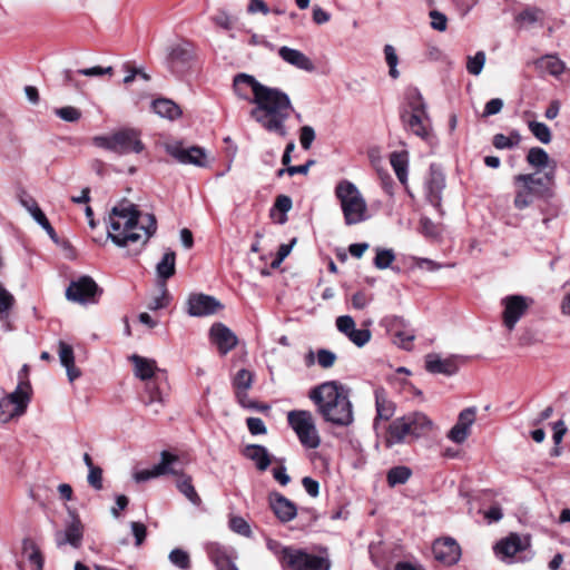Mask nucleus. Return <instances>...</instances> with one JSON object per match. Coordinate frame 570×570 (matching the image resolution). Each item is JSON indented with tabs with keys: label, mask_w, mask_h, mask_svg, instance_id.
<instances>
[{
	"label": "nucleus",
	"mask_w": 570,
	"mask_h": 570,
	"mask_svg": "<svg viewBox=\"0 0 570 570\" xmlns=\"http://www.w3.org/2000/svg\"><path fill=\"white\" fill-rule=\"evenodd\" d=\"M108 238L118 247L144 246L157 230L153 214L141 215L136 205L121 203L109 214Z\"/></svg>",
	"instance_id": "f257e3e1"
},
{
	"label": "nucleus",
	"mask_w": 570,
	"mask_h": 570,
	"mask_svg": "<svg viewBox=\"0 0 570 570\" xmlns=\"http://www.w3.org/2000/svg\"><path fill=\"white\" fill-rule=\"evenodd\" d=\"M317 413L331 425L347 428L354 422L351 389L338 381L324 382L309 391Z\"/></svg>",
	"instance_id": "f03ea898"
},
{
	"label": "nucleus",
	"mask_w": 570,
	"mask_h": 570,
	"mask_svg": "<svg viewBox=\"0 0 570 570\" xmlns=\"http://www.w3.org/2000/svg\"><path fill=\"white\" fill-rule=\"evenodd\" d=\"M257 90L256 98L250 100L255 105L249 112L250 117L266 131L285 138L288 135L285 122L293 112L288 95L278 88L265 85Z\"/></svg>",
	"instance_id": "7ed1b4c3"
},
{
	"label": "nucleus",
	"mask_w": 570,
	"mask_h": 570,
	"mask_svg": "<svg viewBox=\"0 0 570 570\" xmlns=\"http://www.w3.org/2000/svg\"><path fill=\"white\" fill-rule=\"evenodd\" d=\"M433 430L432 420L422 412H411L392 421L385 435L386 448L428 435Z\"/></svg>",
	"instance_id": "20e7f679"
},
{
	"label": "nucleus",
	"mask_w": 570,
	"mask_h": 570,
	"mask_svg": "<svg viewBox=\"0 0 570 570\" xmlns=\"http://www.w3.org/2000/svg\"><path fill=\"white\" fill-rule=\"evenodd\" d=\"M334 193L340 202L345 225L352 226L367 219L366 200L354 183L342 179L336 184Z\"/></svg>",
	"instance_id": "39448f33"
},
{
	"label": "nucleus",
	"mask_w": 570,
	"mask_h": 570,
	"mask_svg": "<svg viewBox=\"0 0 570 570\" xmlns=\"http://www.w3.org/2000/svg\"><path fill=\"white\" fill-rule=\"evenodd\" d=\"M287 422L306 449H316L321 444L315 419L307 410H293L287 413Z\"/></svg>",
	"instance_id": "423d86ee"
},
{
	"label": "nucleus",
	"mask_w": 570,
	"mask_h": 570,
	"mask_svg": "<svg viewBox=\"0 0 570 570\" xmlns=\"http://www.w3.org/2000/svg\"><path fill=\"white\" fill-rule=\"evenodd\" d=\"M94 141L96 146L120 155L139 154L145 148L139 132L135 129H122L109 136H98Z\"/></svg>",
	"instance_id": "0eeeda50"
},
{
	"label": "nucleus",
	"mask_w": 570,
	"mask_h": 570,
	"mask_svg": "<svg viewBox=\"0 0 570 570\" xmlns=\"http://www.w3.org/2000/svg\"><path fill=\"white\" fill-rule=\"evenodd\" d=\"M29 383L20 382L16 390L0 399V422L7 423L24 413L29 403Z\"/></svg>",
	"instance_id": "6e6552de"
},
{
	"label": "nucleus",
	"mask_w": 570,
	"mask_h": 570,
	"mask_svg": "<svg viewBox=\"0 0 570 570\" xmlns=\"http://www.w3.org/2000/svg\"><path fill=\"white\" fill-rule=\"evenodd\" d=\"M332 562L327 554V549H323L322 554L308 553L306 550L294 548L288 556V562L285 569L289 570H330Z\"/></svg>",
	"instance_id": "1a4fd4ad"
},
{
	"label": "nucleus",
	"mask_w": 570,
	"mask_h": 570,
	"mask_svg": "<svg viewBox=\"0 0 570 570\" xmlns=\"http://www.w3.org/2000/svg\"><path fill=\"white\" fill-rule=\"evenodd\" d=\"M543 178L535 177L533 174H520L514 177V183L520 185L514 197V206L518 209H524L532 204L534 197L539 194V187L543 186Z\"/></svg>",
	"instance_id": "9d476101"
},
{
	"label": "nucleus",
	"mask_w": 570,
	"mask_h": 570,
	"mask_svg": "<svg viewBox=\"0 0 570 570\" xmlns=\"http://www.w3.org/2000/svg\"><path fill=\"white\" fill-rule=\"evenodd\" d=\"M97 283L92 277L83 275L72 281L66 289V298L70 302L87 304L94 303L97 294H100Z\"/></svg>",
	"instance_id": "9b49d317"
},
{
	"label": "nucleus",
	"mask_w": 570,
	"mask_h": 570,
	"mask_svg": "<svg viewBox=\"0 0 570 570\" xmlns=\"http://www.w3.org/2000/svg\"><path fill=\"white\" fill-rule=\"evenodd\" d=\"M532 303V298L522 295H509L502 298L501 304L504 307L502 320L504 326L512 331Z\"/></svg>",
	"instance_id": "f8f14e48"
},
{
	"label": "nucleus",
	"mask_w": 570,
	"mask_h": 570,
	"mask_svg": "<svg viewBox=\"0 0 570 570\" xmlns=\"http://www.w3.org/2000/svg\"><path fill=\"white\" fill-rule=\"evenodd\" d=\"M69 515L70 521L66 523L65 529L55 532V542L58 548L69 544L78 549L82 544L85 525L76 512L69 511Z\"/></svg>",
	"instance_id": "ddd939ff"
},
{
	"label": "nucleus",
	"mask_w": 570,
	"mask_h": 570,
	"mask_svg": "<svg viewBox=\"0 0 570 570\" xmlns=\"http://www.w3.org/2000/svg\"><path fill=\"white\" fill-rule=\"evenodd\" d=\"M402 120L407 130L421 137L424 140H430V122L425 112L423 104L420 101L416 106L412 107L411 112H404Z\"/></svg>",
	"instance_id": "4468645a"
},
{
	"label": "nucleus",
	"mask_w": 570,
	"mask_h": 570,
	"mask_svg": "<svg viewBox=\"0 0 570 570\" xmlns=\"http://www.w3.org/2000/svg\"><path fill=\"white\" fill-rule=\"evenodd\" d=\"M335 325L337 331L345 335L357 347L366 345L372 337L370 330L356 328L355 321L350 315L338 316L335 321Z\"/></svg>",
	"instance_id": "2eb2a0df"
},
{
	"label": "nucleus",
	"mask_w": 570,
	"mask_h": 570,
	"mask_svg": "<svg viewBox=\"0 0 570 570\" xmlns=\"http://www.w3.org/2000/svg\"><path fill=\"white\" fill-rule=\"evenodd\" d=\"M476 409L466 407L460 412L456 423L448 432V439L456 444L463 443L471 433V428L475 422Z\"/></svg>",
	"instance_id": "dca6fc26"
},
{
	"label": "nucleus",
	"mask_w": 570,
	"mask_h": 570,
	"mask_svg": "<svg viewBox=\"0 0 570 570\" xmlns=\"http://www.w3.org/2000/svg\"><path fill=\"white\" fill-rule=\"evenodd\" d=\"M222 307L219 301L205 294H191L187 301V312L195 317L213 315Z\"/></svg>",
	"instance_id": "f3484780"
},
{
	"label": "nucleus",
	"mask_w": 570,
	"mask_h": 570,
	"mask_svg": "<svg viewBox=\"0 0 570 570\" xmlns=\"http://www.w3.org/2000/svg\"><path fill=\"white\" fill-rule=\"evenodd\" d=\"M387 330L393 336V342L399 347L410 351L415 338L414 331L409 327L404 318L393 316L387 320Z\"/></svg>",
	"instance_id": "a211bd4d"
},
{
	"label": "nucleus",
	"mask_w": 570,
	"mask_h": 570,
	"mask_svg": "<svg viewBox=\"0 0 570 570\" xmlns=\"http://www.w3.org/2000/svg\"><path fill=\"white\" fill-rule=\"evenodd\" d=\"M166 150L180 164L195 165L198 167L207 166V157L205 150L199 147L184 148L183 146L176 144L168 145Z\"/></svg>",
	"instance_id": "6ab92c4d"
},
{
	"label": "nucleus",
	"mask_w": 570,
	"mask_h": 570,
	"mask_svg": "<svg viewBox=\"0 0 570 570\" xmlns=\"http://www.w3.org/2000/svg\"><path fill=\"white\" fill-rule=\"evenodd\" d=\"M209 338L222 355H226L236 347L238 338L235 333L223 323H214L209 330Z\"/></svg>",
	"instance_id": "aec40b11"
},
{
	"label": "nucleus",
	"mask_w": 570,
	"mask_h": 570,
	"mask_svg": "<svg viewBox=\"0 0 570 570\" xmlns=\"http://www.w3.org/2000/svg\"><path fill=\"white\" fill-rule=\"evenodd\" d=\"M434 558L443 564L451 566L459 561L460 546L452 538L438 539L432 546Z\"/></svg>",
	"instance_id": "412c9836"
},
{
	"label": "nucleus",
	"mask_w": 570,
	"mask_h": 570,
	"mask_svg": "<svg viewBox=\"0 0 570 570\" xmlns=\"http://www.w3.org/2000/svg\"><path fill=\"white\" fill-rule=\"evenodd\" d=\"M528 542L517 533H510L494 546L495 556L503 562L511 563L514 556L525 550Z\"/></svg>",
	"instance_id": "4be33fe9"
},
{
	"label": "nucleus",
	"mask_w": 570,
	"mask_h": 570,
	"mask_svg": "<svg viewBox=\"0 0 570 570\" xmlns=\"http://www.w3.org/2000/svg\"><path fill=\"white\" fill-rule=\"evenodd\" d=\"M425 368L432 374L451 376L459 371V357L453 355L441 358L438 354H428L425 356Z\"/></svg>",
	"instance_id": "5701e85b"
},
{
	"label": "nucleus",
	"mask_w": 570,
	"mask_h": 570,
	"mask_svg": "<svg viewBox=\"0 0 570 570\" xmlns=\"http://www.w3.org/2000/svg\"><path fill=\"white\" fill-rule=\"evenodd\" d=\"M233 87L238 98L250 102L252 98H256L257 89L264 85L250 75L238 73L234 78Z\"/></svg>",
	"instance_id": "b1692460"
},
{
	"label": "nucleus",
	"mask_w": 570,
	"mask_h": 570,
	"mask_svg": "<svg viewBox=\"0 0 570 570\" xmlns=\"http://www.w3.org/2000/svg\"><path fill=\"white\" fill-rule=\"evenodd\" d=\"M144 404L149 407L150 412L155 415L159 414L166 404V394L156 381H150L145 387Z\"/></svg>",
	"instance_id": "393cba45"
},
{
	"label": "nucleus",
	"mask_w": 570,
	"mask_h": 570,
	"mask_svg": "<svg viewBox=\"0 0 570 570\" xmlns=\"http://www.w3.org/2000/svg\"><path fill=\"white\" fill-rule=\"evenodd\" d=\"M271 508L282 522H289L297 514L296 505L291 500L278 493L271 495Z\"/></svg>",
	"instance_id": "a878e982"
},
{
	"label": "nucleus",
	"mask_w": 570,
	"mask_h": 570,
	"mask_svg": "<svg viewBox=\"0 0 570 570\" xmlns=\"http://www.w3.org/2000/svg\"><path fill=\"white\" fill-rule=\"evenodd\" d=\"M278 56L288 65H292L301 70H314V65L312 60L305 53L297 49L283 46L278 49Z\"/></svg>",
	"instance_id": "bb28decb"
},
{
	"label": "nucleus",
	"mask_w": 570,
	"mask_h": 570,
	"mask_svg": "<svg viewBox=\"0 0 570 570\" xmlns=\"http://www.w3.org/2000/svg\"><path fill=\"white\" fill-rule=\"evenodd\" d=\"M376 417L374 420V428H377L379 421H389L395 412L394 403L389 400L386 392L383 387H377L374 391Z\"/></svg>",
	"instance_id": "cd10ccee"
},
{
	"label": "nucleus",
	"mask_w": 570,
	"mask_h": 570,
	"mask_svg": "<svg viewBox=\"0 0 570 570\" xmlns=\"http://www.w3.org/2000/svg\"><path fill=\"white\" fill-rule=\"evenodd\" d=\"M243 455L253 461L259 471H265L271 464V455L267 449L259 444H248L243 450Z\"/></svg>",
	"instance_id": "c85d7f7f"
},
{
	"label": "nucleus",
	"mask_w": 570,
	"mask_h": 570,
	"mask_svg": "<svg viewBox=\"0 0 570 570\" xmlns=\"http://www.w3.org/2000/svg\"><path fill=\"white\" fill-rule=\"evenodd\" d=\"M130 361L135 367V375L142 381L153 379L155 373L158 371L156 361L151 358L135 354L130 356Z\"/></svg>",
	"instance_id": "c756f323"
},
{
	"label": "nucleus",
	"mask_w": 570,
	"mask_h": 570,
	"mask_svg": "<svg viewBox=\"0 0 570 570\" xmlns=\"http://www.w3.org/2000/svg\"><path fill=\"white\" fill-rule=\"evenodd\" d=\"M194 59V51L189 43H180L171 48L168 61L171 68L185 67Z\"/></svg>",
	"instance_id": "7c9ffc66"
},
{
	"label": "nucleus",
	"mask_w": 570,
	"mask_h": 570,
	"mask_svg": "<svg viewBox=\"0 0 570 570\" xmlns=\"http://www.w3.org/2000/svg\"><path fill=\"white\" fill-rule=\"evenodd\" d=\"M391 166L401 184L407 181L409 154L407 151H394L390 155Z\"/></svg>",
	"instance_id": "2f4dec72"
},
{
	"label": "nucleus",
	"mask_w": 570,
	"mask_h": 570,
	"mask_svg": "<svg viewBox=\"0 0 570 570\" xmlns=\"http://www.w3.org/2000/svg\"><path fill=\"white\" fill-rule=\"evenodd\" d=\"M153 109L158 116L170 120L177 119L181 115L179 106L165 98L154 100Z\"/></svg>",
	"instance_id": "473e14b6"
},
{
	"label": "nucleus",
	"mask_w": 570,
	"mask_h": 570,
	"mask_svg": "<svg viewBox=\"0 0 570 570\" xmlns=\"http://www.w3.org/2000/svg\"><path fill=\"white\" fill-rule=\"evenodd\" d=\"M176 271V254L173 250H167L160 262L156 265V272L159 278L165 283L170 278Z\"/></svg>",
	"instance_id": "72a5a7b5"
},
{
	"label": "nucleus",
	"mask_w": 570,
	"mask_h": 570,
	"mask_svg": "<svg viewBox=\"0 0 570 570\" xmlns=\"http://www.w3.org/2000/svg\"><path fill=\"white\" fill-rule=\"evenodd\" d=\"M537 67L551 76H559L564 71V63L558 57L548 55L537 60Z\"/></svg>",
	"instance_id": "f704fd0d"
},
{
	"label": "nucleus",
	"mask_w": 570,
	"mask_h": 570,
	"mask_svg": "<svg viewBox=\"0 0 570 570\" xmlns=\"http://www.w3.org/2000/svg\"><path fill=\"white\" fill-rule=\"evenodd\" d=\"M176 487L181 494H184L193 504L199 505L202 503V499L196 492L191 478L186 474H179L176 481Z\"/></svg>",
	"instance_id": "c9c22d12"
},
{
	"label": "nucleus",
	"mask_w": 570,
	"mask_h": 570,
	"mask_svg": "<svg viewBox=\"0 0 570 570\" xmlns=\"http://www.w3.org/2000/svg\"><path fill=\"white\" fill-rule=\"evenodd\" d=\"M23 554L27 557L29 563L33 567L35 570H42L43 568V557L41 554L38 546L29 540H23L22 543Z\"/></svg>",
	"instance_id": "e433bc0d"
},
{
	"label": "nucleus",
	"mask_w": 570,
	"mask_h": 570,
	"mask_svg": "<svg viewBox=\"0 0 570 570\" xmlns=\"http://www.w3.org/2000/svg\"><path fill=\"white\" fill-rule=\"evenodd\" d=\"M543 18V11L537 7H527L515 16V22L520 27L533 24Z\"/></svg>",
	"instance_id": "4c0bfd02"
},
{
	"label": "nucleus",
	"mask_w": 570,
	"mask_h": 570,
	"mask_svg": "<svg viewBox=\"0 0 570 570\" xmlns=\"http://www.w3.org/2000/svg\"><path fill=\"white\" fill-rule=\"evenodd\" d=\"M179 462V458L175 454H171L168 451H163L160 453V462L155 464V466H159L161 471V475L165 474H174L179 475L180 473L176 470V464Z\"/></svg>",
	"instance_id": "58836bf2"
},
{
	"label": "nucleus",
	"mask_w": 570,
	"mask_h": 570,
	"mask_svg": "<svg viewBox=\"0 0 570 570\" xmlns=\"http://www.w3.org/2000/svg\"><path fill=\"white\" fill-rule=\"evenodd\" d=\"M267 549L273 552L278 561L281 562L283 569H285L287 562H288V556L293 552V547H285L281 542L268 539L266 541Z\"/></svg>",
	"instance_id": "ea45409f"
},
{
	"label": "nucleus",
	"mask_w": 570,
	"mask_h": 570,
	"mask_svg": "<svg viewBox=\"0 0 570 570\" xmlns=\"http://www.w3.org/2000/svg\"><path fill=\"white\" fill-rule=\"evenodd\" d=\"M521 141V135L518 131H512L510 136L497 134L493 136L492 144L497 149H510L518 146Z\"/></svg>",
	"instance_id": "a19ab883"
},
{
	"label": "nucleus",
	"mask_w": 570,
	"mask_h": 570,
	"mask_svg": "<svg viewBox=\"0 0 570 570\" xmlns=\"http://www.w3.org/2000/svg\"><path fill=\"white\" fill-rule=\"evenodd\" d=\"M444 187L443 179L433 177L428 183V199L436 208L441 207V190Z\"/></svg>",
	"instance_id": "79ce46f5"
},
{
	"label": "nucleus",
	"mask_w": 570,
	"mask_h": 570,
	"mask_svg": "<svg viewBox=\"0 0 570 570\" xmlns=\"http://www.w3.org/2000/svg\"><path fill=\"white\" fill-rule=\"evenodd\" d=\"M412 474V471L404 465L392 468L387 472V483L390 487H395L397 484H404L407 482Z\"/></svg>",
	"instance_id": "37998d69"
},
{
	"label": "nucleus",
	"mask_w": 570,
	"mask_h": 570,
	"mask_svg": "<svg viewBox=\"0 0 570 570\" xmlns=\"http://www.w3.org/2000/svg\"><path fill=\"white\" fill-rule=\"evenodd\" d=\"M527 161L529 165L535 168H544L549 163V155L540 147H532L529 149L527 155Z\"/></svg>",
	"instance_id": "c03bdc74"
},
{
	"label": "nucleus",
	"mask_w": 570,
	"mask_h": 570,
	"mask_svg": "<svg viewBox=\"0 0 570 570\" xmlns=\"http://www.w3.org/2000/svg\"><path fill=\"white\" fill-rule=\"evenodd\" d=\"M529 130L531 134L542 144H549L551 141V131L550 128L540 121H529L528 122Z\"/></svg>",
	"instance_id": "a18cd8bd"
},
{
	"label": "nucleus",
	"mask_w": 570,
	"mask_h": 570,
	"mask_svg": "<svg viewBox=\"0 0 570 570\" xmlns=\"http://www.w3.org/2000/svg\"><path fill=\"white\" fill-rule=\"evenodd\" d=\"M169 561L180 570H189L191 567L190 557L187 551L176 548L168 556Z\"/></svg>",
	"instance_id": "49530a36"
},
{
	"label": "nucleus",
	"mask_w": 570,
	"mask_h": 570,
	"mask_svg": "<svg viewBox=\"0 0 570 570\" xmlns=\"http://www.w3.org/2000/svg\"><path fill=\"white\" fill-rule=\"evenodd\" d=\"M384 56H385V61L390 69L389 75L393 79L399 78V76H400V72L397 70L399 57H397L395 48L392 45H385L384 46Z\"/></svg>",
	"instance_id": "de8ad7c7"
},
{
	"label": "nucleus",
	"mask_w": 570,
	"mask_h": 570,
	"mask_svg": "<svg viewBox=\"0 0 570 570\" xmlns=\"http://www.w3.org/2000/svg\"><path fill=\"white\" fill-rule=\"evenodd\" d=\"M487 57L484 51H478L474 56H469L466 60V70L473 76H479L484 67Z\"/></svg>",
	"instance_id": "09e8293b"
},
{
	"label": "nucleus",
	"mask_w": 570,
	"mask_h": 570,
	"mask_svg": "<svg viewBox=\"0 0 570 570\" xmlns=\"http://www.w3.org/2000/svg\"><path fill=\"white\" fill-rule=\"evenodd\" d=\"M229 529L243 537L250 538L253 532L250 529V525L248 522L243 518L238 515H233L229 519Z\"/></svg>",
	"instance_id": "8fccbe9b"
},
{
	"label": "nucleus",
	"mask_w": 570,
	"mask_h": 570,
	"mask_svg": "<svg viewBox=\"0 0 570 570\" xmlns=\"http://www.w3.org/2000/svg\"><path fill=\"white\" fill-rule=\"evenodd\" d=\"M252 383L253 374L245 368L239 370L233 380V386L236 392L247 391L252 386Z\"/></svg>",
	"instance_id": "3c124183"
},
{
	"label": "nucleus",
	"mask_w": 570,
	"mask_h": 570,
	"mask_svg": "<svg viewBox=\"0 0 570 570\" xmlns=\"http://www.w3.org/2000/svg\"><path fill=\"white\" fill-rule=\"evenodd\" d=\"M420 233L429 238H438L441 236L442 228L440 225L433 223L430 218L421 217Z\"/></svg>",
	"instance_id": "603ef678"
},
{
	"label": "nucleus",
	"mask_w": 570,
	"mask_h": 570,
	"mask_svg": "<svg viewBox=\"0 0 570 570\" xmlns=\"http://www.w3.org/2000/svg\"><path fill=\"white\" fill-rule=\"evenodd\" d=\"M395 255L392 249H377L374 258V265L379 269H385L391 266Z\"/></svg>",
	"instance_id": "864d4df0"
},
{
	"label": "nucleus",
	"mask_w": 570,
	"mask_h": 570,
	"mask_svg": "<svg viewBox=\"0 0 570 570\" xmlns=\"http://www.w3.org/2000/svg\"><path fill=\"white\" fill-rule=\"evenodd\" d=\"M168 304H169V295H168V292L166 288V284L161 283L160 293L148 303V308L150 311H157V309L165 308Z\"/></svg>",
	"instance_id": "5fc2aeb1"
},
{
	"label": "nucleus",
	"mask_w": 570,
	"mask_h": 570,
	"mask_svg": "<svg viewBox=\"0 0 570 570\" xmlns=\"http://www.w3.org/2000/svg\"><path fill=\"white\" fill-rule=\"evenodd\" d=\"M55 114L62 120L68 122H76L81 117V111L72 106L61 107L55 110Z\"/></svg>",
	"instance_id": "6e6d98bb"
},
{
	"label": "nucleus",
	"mask_w": 570,
	"mask_h": 570,
	"mask_svg": "<svg viewBox=\"0 0 570 570\" xmlns=\"http://www.w3.org/2000/svg\"><path fill=\"white\" fill-rule=\"evenodd\" d=\"M429 17L431 19V28L436 30V31H440V32H444L448 28V18L444 13H442L441 11L439 10H431L429 12Z\"/></svg>",
	"instance_id": "4d7b16f0"
},
{
	"label": "nucleus",
	"mask_w": 570,
	"mask_h": 570,
	"mask_svg": "<svg viewBox=\"0 0 570 570\" xmlns=\"http://www.w3.org/2000/svg\"><path fill=\"white\" fill-rule=\"evenodd\" d=\"M336 354L330 350L326 348H320L316 352V360L321 367L323 368H330L332 367L336 362Z\"/></svg>",
	"instance_id": "13d9d810"
},
{
	"label": "nucleus",
	"mask_w": 570,
	"mask_h": 570,
	"mask_svg": "<svg viewBox=\"0 0 570 570\" xmlns=\"http://www.w3.org/2000/svg\"><path fill=\"white\" fill-rule=\"evenodd\" d=\"M58 346H59L58 354H59L61 365L66 366V365H71V363H75V355H73L72 347L62 341L59 342Z\"/></svg>",
	"instance_id": "bf43d9fd"
},
{
	"label": "nucleus",
	"mask_w": 570,
	"mask_h": 570,
	"mask_svg": "<svg viewBox=\"0 0 570 570\" xmlns=\"http://www.w3.org/2000/svg\"><path fill=\"white\" fill-rule=\"evenodd\" d=\"M315 139V130L311 126H303L299 130V142L303 149L308 150Z\"/></svg>",
	"instance_id": "052dcab7"
},
{
	"label": "nucleus",
	"mask_w": 570,
	"mask_h": 570,
	"mask_svg": "<svg viewBox=\"0 0 570 570\" xmlns=\"http://www.w3.org/2000/svg\"><path fill=\"white\" fill-rule=\"evenodd\" d=\"M87 481L90 487H92L95 490H101L102 489V469L99 466H95L90 470H88V476Z\"/></svg>",
	"instance_id": "680f3d73"
},
{
	"label": "nucleus",
	"mask_w": 570,
	"mask_h": 570,
	"mask_svg": "<svg viewBox=\"0 0 570 570\" xmlns=\"http://www.w3.org/2000/svg\"><path fill=\"white\" fill-rule=\"evenodd\" d=\"M248 431L253 435L266 434L267 429L264 421L261 417H248L246 420Z\"/></svg>",
	"instance_id": "e2e57ef3"
},
{
	"label": "nucleus",
	"mask_w": 570,
	"mask_h": 570,
	"mask_svg": "<svg viewBox=\"0 0 570 570\" xmlns=\"http://www.w3.org/2000/svg\"><path fill=\"white\" fill-rule=\"evenodd\" d=\"M159 470H160L159 466L154 465L151 469H146V470L136 472L134 474V479L136 482H145L150 479L161 476V471H159Z\"/></svg>",
	"instance_id": "0e129e2a"
},
{
	"label": "nucleus",
	"mask_w": 570,
	"mask_h": 570,
	"mask_svg": "<svg viewBox=\"0 0 570 570\" xmlns=\"http://www.w3.org/2000/svg\"><path fill=\"white\" fill-rule=\"evenodd\" d=\"M112 67H100V66H95V67H91V68H83V69H79L77 72L79 75H82V76H87V77H99V76H104V75H112Z\"/></svg>",
	"instance_id": "69168bd1"
},
{
	"label": "nucleus",
	"mask_w": 570,
	"mask_h": 570,
	"mask_svg": "<svg viewBox=\"0 0 570 570\" xmlns=\"http://www.w3.org/2000/svg\"><path fill=\"white\" fill-rule=\"evenodd\" d=\"M503 108V100L501 98H493L489 100L482 114V117L487 118L490 116L498 115Z\"/></svg>",
	"instance_id": "338daca9"
},
{
	"label": "nucleus",
	"mask_w": 570,
	"mask_h": 570,
	"mask_svg": "<svg viewBox=\"0 0 570 570\" xmlns=\"http://www.w3.org/2000/svg\"><path fill=\"white\" fill-rule=\"evenodd\" d=\"M28 212L32 216V218L42 227L47 226L49 224V220L45 213L41 210V208L38 206L36 200H31L30 208H28Z\"/></svg>",
	"instance_id": "774afa93"
}]
</instances>
